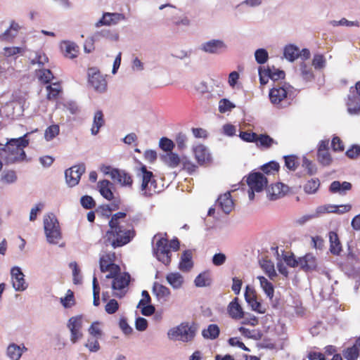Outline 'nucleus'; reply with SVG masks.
<instances>
[{
	"instance_id": "1",
	"label": "nucleus",
	"mask_w": 360,
	"mask_h": 360,
	"mask_svg": "<svg viewBox=\"0 0 360 360\" xmlns=\"http://www.w3.org/2000/svg\"><path fill=\"white\" fill-rule=\"evenodd\" d=\"M27 135V134L18 139L7 140L4 149L1 151V158L6 164H17L26 160L27 155L24 148L29 144Z\"/></svg>"
},
{
	"instance_id": "2",
	"label": "nucleus",
	"mask_w": 360,
	"mask_h": 360,
	"mask_svg": "<svg viewBox=\"0 0 360 360\" xmlns=\"http://www.w3.org/2000/svg\"><path fill=\"white\" fill-rule=\"evenodd\" d=\"M134 236L135 232L131 225L117 226L110 228L100 242L105 248L110 247L113 250L129 243Z\"/></svg>"
},
{
	"instance_id": "3",
	"label": "nucleus",
	"mask_w": 360,
	"mask_h": 360,
	"mask_svg": "<svg viewBox=\"0 0 360 360\" xmlns=\"http://www.w3.org/2000/svg\"><path fill=\"white\" fill-rule=\"evenodd\" d=\"M292 87L285 84L283 86L276 85L269 91L271 103L277 108H285L290 105L292 97Z\"/></svg>"
},
{
	"instance_id": "4",
	"label": "nucleus",
	"mask_w": 360,
	"mask_h": 360,
	"mask_svg": "<svg viewBox=\"0 0 360 360\" xmlns=\"http://www.w3.org/2000/svg\"><path fill=\"white\" fill-rule=\"evenodd\" d=\"M137 177L141 181L139 193L142 196L150 197L158 192L157 183L152 172L148 171L145 165H143L137 172Z\"/></svg>"
},
{
	"instance_id": "5",
	"label": "nucleus",
	"mask_w": 360,
	"mask_h": 360,
	"mask_svg": "<svg viewBox=\"0 0 360 360\" xmlns=\"http://www.w3.org/2000/svg\"><path fill=\"white\" fill-rule=\"evenodd\" d=\"M106 278L112 279L111 287L113 295L120 298L124 297L130 282V275L118 270L115 273L111 272L107 274Z\"/></svg>"
},
{
	"instance_id": "6",
	"label": "nucleus",
	"mask_w": 360,
	"mask_h": 360,
	"mask_svg": "<svg viewBox=\"0 0 360 360\" xmlns=\"http://www.w3.org/2000/svg\"><path fill=\"white\" fill-rule=\"evenodd\" d=\"M44 229L48 243L57 244L61 239L62 234L59 222L53 213L44 217Z\"/></svg>"
},
{
	"instance_id": "7",
	"label": "nucleus",
	"mask_w": 360,
	"mask_h": 360,
	"mask_svg": "<svg viewBox=\"0 0 360 360\" xmlns=\"http://www.w3.org/2000/svg\"><path fill=\"white\" fill-rule=\"evenodd\" d=\"M153 254L158 261L167 266L171 262V251L168 245V240L163 237L162 234L158 233L154 236L153 243Z\"/></svg>"
},
{
	"instance_id": "8",
	"label": "nucleus",
	"mask_w": 360,
	"mask_h": 360,
	"mask_svg": "<svg viewBox=\"0 0 360 360\" xmlns=\"http://www.w3.org/2000/svg\"><path fill=\"white\" fill-rule=\"evenodd\" d=\"M266 177L260 172L250 174L247 179L249 186L248 197L250 200L255 198V192H261L267 185Z\"/></svg>"
},
{
	"instance_id": "9",
	"label": "nucleus",
	"mask_w": 360,
	"mask_h": 360,
	"mask_svg": "<svg viewBox=\"0 0 360 360\" xmlns=\"http://www.w3.org/2000/svg\"><path fill=\"white\" fill-rule=\"evenodd\" d=\"M167 336L170 340L189 342L195 336V330L188 323H181L176 327L169 329Z\"/></svg>"
},
{
	"instance_id": "10",
	"label": "nucleus",
	"mask_w": 360,
	"mask_h": 360,
	"mask_svg": "<svg viewBox=\"0 0 360 360\" xmlns=\"http://www.w3.org/2000/svg\"><path fill=\"white\" fill-rule=\"evenodd\" d=\"M108 248H103L100 254L99 265L102 272H113L120 270V267L114 263L115 254L112 250H109Z\"/></svg>"
},
{
	"instance_id": "11",
	"label": "nucleus",
	"mask_w": 360,
	"mask_h": 360,
	"mask_svg": "<svg viewBox=\"0 0 360 360\" xmlns=\"http://www.w3.org/2000/svg\"><path fill=\"white\" fill-rule=\"evenodd\" d=\"M88 82L94 90L102 94L107 90V82L97 68H89L87 70Z\"/></svg>"
},
{
	"instance_id": "12",
	"label": "nucleus",
	"mask_w": 360,
	"mask_h": 360,
	"mask_svg": "<svg viewBox=\"0 0 360 360\" xmlns=\"http://www.w3.org/2000/svg\"><path fill=\"white\" fill-rule=\"evenodd\" d=\"M229 49L228 44L222 39H212L202 43L200 50L212 55H221Z\"/></svg>"
},
{
	"instance_id": "13",
	"label": "nucleus",
	"mask_w": 360,
	"mask_h": 360,
	"mask_svg": "<svg viewBox=\"0 0 360 360\" xmlns=\"http://www.w3.org/2000/svg\"><path fill=\"white\" fill-rule=\"evenodd\" d=\"M259 82L262 85H265L271 79L274 81L283 79L285 72L283 70L275 68L274 67L265 68L264 67L259 68Z\"/></svg>"
},
{
	"instance_id": "14",
	"label": "nucleus",
	"mask_w": 360,
	"mask_h": 360,
	"mask_svg": "<svg viewBox=\"0 0 360 360\" xmlns=\"http://www.w3.org/2000/svg\"><path fill=\"white\" fill-rule=\"evenodd\" d=\"M86 169L85 165L82 163L74 165L65 172V181L68 186L73 187L79 184L81 176Z\"/></svg>"
},
{
	"instance_id": "15",
	"label": "nucleus",
	"mask_w": 360,
	"mask_h": 360,
	"mask_svg": "<svg viewBox=\"0 0 360 360\" xmlns=\"http://www.w3.org/2000/svg\"><path fill=\"white\" fill-rule=\"evenodd\" d=\"M11 278L13 288L15 291L22 292L28 288V283L25 279V274L19 266H15L11 268Z\"/></svg>"
},
{
	"instance_id": "16",
	"label": "nucleus",
	"mask_w": 360,
	"mask_h": 360,
	"mask_svg": "<svg viewBox=\"0 0 360 360\" xmlns=\"http://www.w3.org/2000/svg\"><path fill=\"white\" fill-rule=\"evenodd\" d=\"M126 20V17L124 14L120 13H104L102 18L96 22V27L101 26H110L115 25L122 21Z\"/></svg>"
},
{
	"instance_id": "17",
	"label": "nucleus",
	"mask_w": 360,
	"mask_h": 360,
	"mask_svg": "<svg viewBox=\"0 0 360 360\" xmlns=\"http://www.w3.org/2000/svg\"><path fill=\"white\" fill-rule=\"evenodd\" d=\"M245 299L253 311L259 314H264L266 312V308L257 301L255 291L249 286L246 287Z\"/></svg>"
},
{
	"instance_id": "18",
	"label": "nucleus",
	"mask_w": 360,
	"mask_h": 360,
	"mask_svg": "<svg viewBox=\"0 0 360 360\" xmlns=\"http://www.w3.org/2000/svg\"><path fill=\"white\" fill-rule=\"evenodd\" d=\"M289 190L288 186L282 184L277 183L272 185L268 188L267 193L271 200H275L278 198L283 197Z\"/></svg>"
},
{
	"instance_id": "19",
	"label": "nucleus",
	"mask_w": 360,
	"mask_h": 360,
	"mask_svg": "<svg viewBox=\"0 0 360 360\" xmlns=\"http://www.w3.org/2000/svg\"><path fill=\"white\" fill-rule=\"evenodd\" d=\"M217 205L225 214H229L233 208V201L231 198V192L227 191L219 195L217 199Z\"/></svg>"
},
{
	"instance_id": "20",
	"label": "nucleus",
	"mask_w": 360,
	"mask_h": 360,
	"mask_svg": "<svg viewBox=\"0 0 360 360\" xmlns=\"http://www.w3.org/2000/svg\"><path fill=\"white\" fill-rule=\"evenodd\" d=\"M98 188L101 195L106 200L110 201L114 198L113 184L110 181L105 179L98 181Z\"/></svg>"
},
{
	"instance_id": "21",
	"label": "nucleus",
	"mask_w": 360,
	"mask_h": 360,
	"mask_svg": "<svg viewBox=\"0 0 360 360\" xmlns=\"http://www.w3.org/2000/svg\"><path fill=\"white\" fill-rule=\"evenodd\" d=\"M105 121L102 110H98L94 114L93 123L91 128V134L96 136L100 129L105 125Z\"/></svg>"
},
{
	"instance_id": "22",
	"label": "nucleus",
	"mask_w": 360,
	"mask_h": 360,
	"mask_svg": "<svg viewBox=\"0 0 360 360\" xmlns=\"http://www.w3.org/2000/svg\"><path fill=\"white\" fill-rule=\"evenodd\" d=\"M352 184L349 182L334 181L330 185L329 191L332 193H338L344 195L352 189Z\"/></svg>"
},
{
	"instance_id": "23",
	"label": "nucleus",
	"mask_w": 360,
	"mask_h": 360,
	"mask_svg": "<svg viewBox=\"0 0 360 360\" xmlns=\"http://www.w3.org/2000/svg\"><path fill=\"white\" fill-rule=\"evenodd\" d=\"M153 292L160 302H167L171 294L170 290L167 287L158 283H154Z\"/></svg>"
},
{
	"instance_id": "24",
	"label": "nucleus",
	"mask_w": 360,
	"mask_h": 360,
	"mask_svg": "<svg viewBox=\"0 0 360 360\" xmlns=\"http://www.w3.org/2000/svg\"><path fill=\"white\" fill-rule=\"evenodd\" d=\"M193 153L200 165L207 163L211 159L208 149L203 145H198L193 148Z\"/></svg>"
},
{
	"instance_id": "25",
	"label": "nucleus",
	"mask_w": 360,
	"mask_h": 360,
	"mask_svg": "<svg viewBox=\"0 0 360 360\" xmlns=\"http://www.w3.org/2000/svg\"><path fill=\"white\" fill-rule=\"evenodd\" d=\"M316 258L313 254L308 253L304 257H300V266L305 271H312L316 269Z\"/></svg>"
},
{
	"instance_id": "26",
	"label": "nucleus",
	"mask_w": 360,
	"mask_h": 360,
	"mask_svg": "<svg viewBox=\"0 0 360 360\" xmlns=\"http://www.w3.org/2000/svg\"><path fill=\"white\" fill-rule=\"evenodd\" d=\"M227 311L229 316L234 319H240L244 316V312L238 302V298H234L228 305Z\"/></svg>"
},
{
	"instance_id": "27",
	"label": "nucleus",
	"mask_w": 360,
	"mask_h": 360,
	"mask_svg": "<svg viewBox=\"0 0 360 360\" xmlns=\"http://www.w3.org/2000/svg\"><path fill=\"white\" fill-rule=\"evenodd\" d=\"M347 112L352 115L360 114V98L358 96L352 94L348 96L347 101Z\"/></svg>"
},
{
	"instance_id": "28",
	"label": "nucleus",
	"mask_w": 360,
	"mask_h": 360,
	"mask_svg": "<svg viewBox=\"0 0 360 360\" xmlns=\"http://www.w3.org/2000/svg\"><path fill=\"white\" fill-rule=\"evenodd\" d=\"M61 50L65 57L72 59L77 56L79 46L72 41H63L60 45Z\"/></svg>"
},
{
	"instance_id": "29",
	"label": "nucleus",
	"mask_w": 360,
	"mask_h": 360,
	"mask_svg": "<svg viewBox=\"0 0 360 360\" xmlns=\"http://www.w3.org/2000/svg\"><path fill=\"white\" fill-rule=\"evenodd\" d=\"M193 253L190 250H185L181 257L179 269L182 271H188L193 266L192 261Z\"/></svg>"
},
{
	"instance_id": "30",
	"label": "nucleus",
	"mask_w": 360,
	"mask_h": 360,
	"mask_svg": "<svg viewBox=\"0 0 360 360\" xmlns=\"http://www.w3.org/2000/svg\"><path fill=\"white\" fill-rule=\"evenodd\" d=\"M166 280L174 290L180 289L184 283V276L179 272L169 273L166 276Z\"/></svg>"
},
{
	"instance_id": "31",
	"label": "nucleus",
	"mask_w": 360,
	"mask_h": 360,
	"mask_svg": "<svg viewBox=\"0 0 360 360\" xmlns=\"http://www.w3.org/2000/svg\"><path fill=\"white\" fill-rule=\"evenodd\" d=\"M161 160L169 167L175 168L176 167L180 162L179 156L172 152L166 153L160 156Z\"/></svg>"
},
{
	"instance_id": "32",
	"label": "nucleus",
	"mask_w": 360,
	"mask_h": 360,
	"mask_svg": "<svg viewBox=\"0 0 360 360\" xmlns=\"http://www.w3.org/2000/svg\"><path fill=\"white\" fill-rule=\"evenodd\" d=\"M194 284L198 288L210 286L212 284L210 273L205 271L199 274L194 280Z\"/></svg>"
},
{
	"instance_id": "33",
	"label": "nucleus",
	"mask_w": 360,
	"mask_h": 360,
	"mask_svg": "<svg viewBox=\"0 0 360 360\" xmlns=\"http://www.w3.org/2000/svg\"><path fill=\"white\" fill-rule=\"evenodd\" d=\"M360 354V337L356 340L355 344L344 352V357L347 360H355Z\"/></svg>"
},
{
	"instance_id": "34",
	"label": "nucleus",
	"mask_w": 360,
	"mask_h": 360,
	"mask_svg": "<svg viewBox=\"0 0 360 360\" xmlns=\"http://www.w3.org/2000/svg\"><path fill=\"white\" fill-rule=\"evenodd\" d=\"M257 279L259 281L260 286L262 288L264 293L266 294V295L270 300H272L274 295V288L273 284L270 281H269L265 277L262 276H257Z\"/></svg>"
},
{
	"instance_id": "35",
	"label": "nucleus",
	"mask_w": 360,
	"mask_h": 360,
	"mask_svg": "<svg viewBox=\"0 0 360 360\" xmlns=\"http://www.w3.org/2000/svg\"><path fill=\"white\" fill-rule=\"evenodd\" d=\"M284 57L290 62L295 61L299 56V48L294 44L286 45L283 50Z\"/></svg>"
},
{
	"instance_id": "36",
	"label": "nucleus",
	"mask_w": 360,
	"mask_h": 360,
	"mask_svg": "<svg viewBox=\"0 0 360 360\" xmlns=\"http://www.w3.org/2000/svg\"><path fill=\"white\" fill-rule=\"evenodd\" d=\"M259 263L261 268L269 276V278L271 280H274L277 276L274 263L268 259H262Z\"/></svg>"
},
{
	"instance_id": "37",
	"label": "nucleus",
	"mask_w": 360,
	"mask_h": 360,
	"mask_svg": "<svg viewBox=\"0 0 360 360\" xmlns=\"http://www.w3.org/2000/svg\"><path fill=\"white\" fill-rule=\"evenodd\" d=\"M329 240H330V251L332 254L335 255H338L340 254L342 247L338 238L337 233L335 232L329 233Z\"/></svg>"
},
{
	"instance_id": "38",
	"label": "nucleus",
	"mask_w": 360,
	"mask_h": 360,
	"mask_svg": "<svg viewBox=\"0 0 360 360\" xmlns=\"http://www.w3.org/2000/svg\"><path fill=\"white\" fill-rule=\"evenodd\" d=\"M26 349L24 346L20 347L15 344H11L7 348V355L12 360H18L22 356L23 350Z\"/></svg>"
},
{
	"instance_id": "39",
	"label": "nucleus",
	"mask_w": 360,
	"mask_h": 360,
	"mask_svg": "<svg viewBox=\"0 0 360 360\" xmlns=\"http://www.w3.org/2000/svg\"><path fill=\"white\" fill-rule=\"evenodd\" d=\"M300 75L305 82H310L314 78L312 68L304 62L300 64Z\"/></svg>"
},
{
	"instance_id": "40",
	"label": "nucleus",
	"mask_w": 360,
	"mask_h": 360,
	"mask_svg": "<svg viewBox=\"0 0 360 360\" xmlns=\"http://www.w3.org/2000/svg\"><path fill=\"white\" fill-rule=\"evenodd\" d=\"M219 328L217 324H210L202 331V335L205 339L214 340L219 335Z\"/></svg>"
},
{
	"instance_id": "41",
	"label": "nucleus",
	"mask_w": 360,
	"mask_h": 360,
	"mask_svg": "<svg viewBox=\"0 0 360 360\" xmlns=\"http://www.w3.org/2000/svg\"><path fill=\"white\" fill-rule=\"evenodd\" d=\"M47 91V99L55 100L58 98L59 94L62 91L60 83L55 82L52 84L48 85L46 87Z\"/></svg>"
},
{
	"instance_id": "42",
	"label": "nucleus",
	"mask_w": 360,
	"mask_h": 360,
	"mask_svg": "<svg viewBox=\"0 0 360 360\" xmlns=\"http://www.w3.org/2000/svg\"><path fill=\"white\" fill-rule=\"evenodd\" d=\"M60 133V127L58 124H52L48 127L44 131V139L46 141H51L55 139Z\"/></svg>"
},
{
	"instance_id": "43",
	"label": "nucleus",
	"mask_w": 360,
	"mask_h": 360,
	"mask_svg": "<svg viewBox=\"0 0 360 360\" xmlns=\"http://www.w3.org/2000/svg\"><path fill=\"white\" fill-rule=\"evenodd\" d=\"M126 217V213L119 212L114 214L109 221L110 228H116L117 226H127L122 220Z\"/></svg>"
},
{
	"instance_id": "44",
	"label": "nucleus",
	"mask_w": 360,
	"mask_h": 360,
	"mask_svg": "<svg viewBox=\"0 0 360 360\" xmlns=\"http://www.w3.org/2000/svg\"><path fill=\"white\" fill-rule=\"evenodd\" d=\"M257 142H259V146L265 148H271L274 144L277 145L278 142L267 134H260L258 136Z\"/></svg>"
},
{
	"instance_id": "45",
	"label": "nucleus",
	"mask_w": 360,
	"mask_h": 360,
	"mask_svg": "<svg viewBox=\"0 0 360 360\" xmlns=\"http://www.w3.org/2000/svg\"><path fill=\"white\" fill-rule=\"evenodd\" d=\"M82 316H76L71 317L68 323V328L70 330H81L82 327Z\"/></svg>"
},
{
	"instance_id": "46",
	"label": "nucleus",
	"mask_w": 360,
	"mask_h": 360,
	"mask_svg": "<svg viewBox=\"0 0 360 360\" xmlns=\"http://www.w3.org/2000/svg\"><path fill=\"white\" fill-rule=\"evenodd\" d=\"M1 181L5 184H13L17 181V174L14 170H4L1 173Z\"/></svg>"
},
{
	"instance_id": "47",
	"label": "nucleus",
	"mask_w": 360,
	"mask_h": 360,
	"mask_svg": "<svg viewBox=\"0 0 360 360\" xmlns=\"http://www.w3.org/2000/svg\"><path fill=\"white\" fill-rule=\"evenodd\" d=\"M320 186V181L319 179H311L308 181L304 185V190L308 194L315 193Z\"/></svg>"
},
{
	"instance_id": "48",
	"label": "nucleus",
	"mask_w": 360,
	"mask_h": 360,
	"mask_svg": "<svg viewBox=\"0 0 360 360\" xmlns=\"http://www.w3.org/2000/svg\"><path fill=\"white\" fill-rule=\"evenodd\" d=\"M318 161L323 166H328L332 162V158L329 150L317 152Z\"/></svg>"
},
{
	"instance_id": "49",
	"label": "nucleus",
	"mask_w": 360,
	"mask_h": 360,
	"mask_svg": "<svg viewBox=\"0 0 360 360\" xmlns=\"http://www.w3.org/2000/svg\"><path fill=\"white\" fill-rule=\"evenodd\" d=\"M255 58L258 64H264L269 58V53L265 49H258L255 52Z\"/></svg>"
},
{
	"instance_id": "50",
	"label": "nucleus",
	"mask_w": 360,
	"mask_h": 360,
	"mask_svg": "<svg viewBox=\"0 0 360 360\" xmlns=\"http://www.w3.org/2000/svg\"><path fill=\"white\" fill-rule=\"evenodd\" d=\"M279 167L278 162L271 161L262 166L261 169L266 174H274L275 172H278Z\"/></svg>"
},
{
	"instance_id": "51",
	"label": "nucleus",
	"mask_w": 360,
	"mask_h": 360,
	"mask_svg": "<svg viewBox=\"0 0 360 360\" xmlns=\"http://www.w3.org/2000/svg\"><path fill=\"white\" fill-rule=\"evenodd\" d=\"M326 60L322 54H315L312 60V65L316 70H321L326 67Z\"/></svg>"
},
{
	"instance_id": "52",
	"label": "nucleus",
	"mask_w": 360,
	"mask_h": 360,
	"mask_svg": "<svg viewBox=\"0 0 360 360\" xmlns=\"http://www.w3.org/2000/svg\"><path fill=\"white\" fill-rule=\"evenodd\" d=\"M236 107L235 104L226 98H222L219 102V111L221 113H225L231 111Z\"/></svg>"
},
{
	"instance_id": "53",
	"label": "nucleus",
	"mask_w": 360,
	"mask_h": 360,
	"mask_svg": "<svg viewBox=\"0 0 360 360\" xmlns=\"http://www.w3.org/2000/svg\"><path fill=\"white\" fill-rule=\"evenodd\" d=\"M25 51V49L18 46L5 47L4 48V55L6 57L14 56L17 54H22Z\"/></svg>"
},
{
	"instance_id": "54",
	"label": "nucleus",
	"mask_w": 360,
	"mask_h": 360,
	"mask_svg": "<svg viewBox=\"0 0 360 360\" xmlns=\"http://www.w3.org/2000/svg\"><path fill=\"white\" fill-rule=\"evenodd\" d=\"M159 146L162 150L169 153L172 152L174 147V144L172 140L166 137H162L160 140Z\"/></svg>"
},
{
	"instance_id": "55",
	"label": "nucleus",
	"mask_w": 360,
	"mask_h": 360,
	"mask_svg": "<svg viewBox=\"0 0 360 360\" xmlns=\"http://www.w3.org/2000/svg\"><path fill=\"white\" fill-rule=\"evenodd\" d=\"M96 338H90L87 340L84 346L89 350L91 352H97L100 349V345Z\"/></svg>"
},
{
	"instance_id": "56",
	"label": "nucleus",
	"mask_w": 360,
	"mask_h": 360,
	"mask_svg": "<svg viewBox=\"0 0 360 360\" xmlns=\"http://www.w3.org/2000/svg\"><path fill=\"white\" fill-rule=\"evenodd\" d=\"M285 166L291 171H295L298 166V162L296 160V157L294 155L284 156Z\"/></svg>"
},
{
	"instance_id": "57",
	"label": "nucleus",
	"mask_w": 360,
	"mask_h": 360,
	"mask_svg": "<svg viewBox=\"0 0 360 360\" xmlns=\"http://www.w3.org/2000/svg\"><path fill=\"white\" fill-rule=\"evenodd\" d=\"M240 137L243 141L250 143L257 142L258 139V135L255 132L241 131Z\"/></svg>"
},
{
	"instance_id": "58",
	"label": "nucleus",
	"mask_w": 360,
	"mask_h": 360,
	"mask_svg": "<svg viewBox=\"0 0 360 360\" xmlns=\"http://www.w3.org/2000/svg\"><path fill=\"white\" fill-rule=\"evenodd\" d=\"M53 79L51 71L49 69L40 70L39 79L41 82L48 84Z\"/></svg>"
},
{
	"instance_id": "59",
	"label": "nucleus",
	"mask_w": 360,
	"mask_h": 360,
	"mask_svg": "<svg viewBox=\"0 0 360 360\" xmlns=\"http://www.w3.org/2000/svg\"><path fill=\"white\" fill-rule=\"evenodd\" d=\"M81 205L86 209L94 208L96 205L95 201L92 197L89 195H84L80 199Z\"/></svg>"
},
{
	"instance_id": "60",
	"label": "nucleus",
	"mask_w": 360,
	"mask_h": 360,
	"mask_svg": "<svg viewBox=\"0 0 360 360\" xmlns=\"http://www.w3.org/2000/svg\"><path fill=\"white\" fill-rule=\"evenodd\" d=\"M70 267L72 269V276L74 283L78 284L81 282L82 277L79 275L80 270L76 262H71Z\"/></svg>"
},
{
	"instance_id": "61",
	"label": "nucleus",
	"mask_w": 360,
	"mask_h": 360,
	"mask_svg": "<svg viewBox=\"0 0 360 360\" xmlns=\"http://www.w3.org/2000/svg\"><path fill=\"white\" fill-rule=\"evenodd\" d=\"M119 308V304L115 299L110 300L105 305V310L109 314H115Z\"/></svg>"
},
{
	"instance_id": "62",
	"label": "nucleus",
	"mask_w": 360,
	"mask_h": 360,
	"mask_svg": "<svg viewBox=\"0 0 360 360\" xmlns=\"http://www.w3.org/2000/svg\"><path fill=\"white\" fill-rule=\"evenodd\" d=\"M346 155L350 159H356L360 157V146L353 145L346 151Z\"/></svg>"
},
{
	"instance_id": "63",
	"label": "nucleus",
	"mask_w": 360,
	"mask_h": 360,
	"mask_svg": "<svg viewBox=\"0 0 360 360\" xmlns=\"http://www.w3.org/2000/svg\"><path fill=\"white\" fill-rule=\"evenodd\" d=\"M226 260V256L221 252L214 254L212 259V264L217 266L223 265Z\"/></svg>"
},
{
	"instance_id": "64",
	"label": "nucleus",
	"mask_w": 360,
	"mask_h": 360,
	"mask_svg": "<svg viewBox=\"0 0 360 360\" xmlns=\"http://www.w3.org/2000/svg\"><path fill=\"white\" fill-rule=\"evenodd\" d=\"M89 333L93 338H98L102 335V331L98 322H94L89 328Z\"/></svg>"
}]
</instances>
